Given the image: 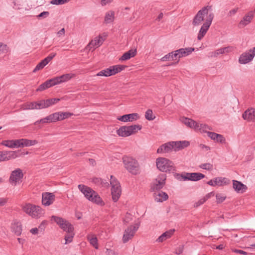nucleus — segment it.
<instances>
[{"mask_svg": "<svg viewBox=\"0 0 255 255\" xmlns=\"http://www.w3.org/2000/svg\"><path fill=\"white\" fill-rule=\"evenodd\" d=\"M58 121L57 112L49 115V116L36 121L34 125H36L39 123L48 124L50 123H55Z\"/></svg>", "mask_w": 255, "mask_h": 255, "instance_id": "17", "label": "nucleus"}, {"mask_svg": "<svg viewBox=\"0 0 255 255\" xmlns=\"http://www.w3.org/2000/svg\"><path fill=\"white\" fill-rule=\"evenodd\" d=\"M115 12L113 11L108 12L105 17V21L107 23L113 22L115 18Z\"/></svg>", "mask_w": 255, "mask_h": 255, "instance_id": "37", "label": "nucleus"}, {"mask_svg": "<svg viewBox=\"0 0 255 255\" xmlns=\"http://www.w3.org/2000/svg\"><path fill=\"white\" fill-rule=\"evenodd\" d=\"M177 176L178 179L183 181L191 180L194 181H199L205 177V175L203 174L198 172H184L181 174H178Z\"/></svg>", "mask_w": 255, "mask_h": 255, "instance_id": "9", "label": "nucleus"}, {"mask_svg": "<svg viewBox=\"0 0 255 255\" xmlns=\"http://www.w3.org/2000/svg\"><path fill=\"white\" fill-rule=\"evenodd\" d=\"M104 38L101 35H99L92 40V41L88 44L86 46V49L88 51L91 50L92 48L95 47H98L101 46L105 40Z\"/></svg>", "mask_w": 255, "mask_h": 255, "instance_id": "16", "label": "nucleus"}, {"mask_svg": "<svg viewBox=\"0 0 255 255\" xmlns=\"http://www.w3.org/2000/svg\"><path fill=\"white\" fill-rule=\"evenodd\" d=\"M49 82L51 84V86L61 84L59 76L49 79Z\"/></svg>", "mask_w": 255, "mask_h": 255, "instance_id": "48", "label": "nucleus"}, {"mask_svg": "<svg viewBox=\"0 0 255 255\" xmlns=\"http://www.w3.org/2000/svg\"><path fill=\"white\" fill-rule=\"evenodd\" d=\"M52 220H53L57 225H59L60 228L62 229L64 231H74V227L73 225L70 223L68 221L63 219L61 217L52 216L51 217Z\"/></svg>", "mask_w": 255, "mask_h": 255, "instance_id": "11", "label": "nucleus"}, {"mask_svg": "<svg viewBox=\"0 0 255 255\" xmlns=\"http://www.w3.org/2000/svg\"><path fill=\"white\" fill-rule=\"evenodd\" d=\"M156 163L157 168L162 172H170L175 170L173 163L167 158H158L156 159Z\"/></svg>", "mask_w": 255, "mask_h": 255, "instance_id": "4", "label": "nucleus"}, {"mask_svg": "<svg viewBox=\"0 0 255 255\" xmlns=\"http://www.w3.org/2000/svg\"><path fill=\"white\" fill-rule=\"evenodd\" d=\"M13 145L14 148L22 147L21 139L13 140Z\"/></svg>", "mask_w": 255, "mask_h": 255, "instance_id": "54", "label": "nucleus"}, {"mask_svg": "<svg viewBox=\"0 0 255 255\" xmlns=\"http://www.w3.org/2000/svg\"><path fill=\"white\" fill-rule=\"evenodd\" d=\"M171 144L173 145V149L175 151H178L181 148H180V144H179V141H171Z\"/></svg>", "mask_w": 255, "mask_h": 255, "instance_id": "52", "label": "nucleus"}, {"mask_svg": "<svg viewBox=\"0 0 255 255\" xmlns=\"http://www.w3.org/2000/svg\"><path fill=\"white\" fill-rule=\"evenodd\" d=\"M184 57L187 56L192 53L195 50L194 48L187 47L179 49Z\"/></svg>", "mask_w": 255, "mask_h": 255, "instance_id": "41", "label": "nucleus"}, {"mask_svg": "<svg viewBox=\"0 0 255 255\" xmlns=\"http://www.w3.org/2000/svg\"><path fill=\"white\" fill-rule=\"evenodd\" d=\"M255 56V47L243 52L239 57V62L241 64H246L252 61Z\"/></svg>", "mask_w": 255, "mask_h": 255, "instance_id": "12", "label": "nucleus"}, {"mask_svg": "<svg viewBox=\"0 0 255 255\" xmlns=\"http://www.w3.org/2000/svg\"><path fill=\"white\" fill-rule=\"evenodd\" d=\"M123 162L124 167L129 173L135 175L139 174V165L136 159L130 156H125L123 157Z\"/></svg>", "mask_w": 255, "mask_h": 255, "instance_id": "2", "label": "nucleus"}, {"mask_svg": "<svg viewBox=\"0 0 255 255\" xmlns=\"http://www.w3.org/2000/svg\"><path fill=\"white\" fill-rule=\"evenodd\" d=\"M173 149V145L171 142L165 143L161 145L157 150L158 153H167L171 151Z\"/></svg>", "mask_w": 255, "mask_h": 255, "instance_id": "24", "label": "nucleus"}, {"mask_svg": "<svg viewBox=\"0 0 255 255\" xmlns=\"http://www.w3.org/2000/svg\"><path fill=\"white\" fill-rule=\"evenodd\" d=\"M233 252L235 253L243 254L244 255H247L248 254V253L247 252H246L243 250H238V249H234L233 250Z\"/></svg>", "mask_w": 255, "mask_h": 255, "instance_id": "63", "label": "nucleus"}, {"mask_svg": "<svg viewBox=\"0 0 255 255\" xmlns=\"http://www.w3.org/2000/svg\"><path fill=\"white\" fill-rule=\"evenodd\" d=\"M56 54L55 53H51L47 57L44 58V60L47 62V63H48L56 56Z\"/></svg>", "mask_w": 255, "mask_h": 255, "instance_id": "58", "label": "nucleus"}, {"mask_svg": "<svg viewBox=\"0 0 255 255\" xmlns=\"http://www.w3.org/2000/svg\"><path fill=\"white\" fill-rule=\"evenodd\" d=\"M176 60V58L174 51L169 53L161 58V61L163 62L167 61H174Z\"/></svg>", "mask_w": 255, "mask_h": 255, "instance_id": "36", "label": "nucleus"}, {"mask_svg": "<svg viewBox=\"0 0 255 255\" xmlns=\"http://www.w3.org/2000/svg\"><path fill=\"white\" fill-rule=\"evenodd\" d=\"M182 122L187 126L190 128L195 129L196 126H197V122L193 120L187 118H183L181 120Z\"/></svg>", "mask_w": 255, "mask_h": 255, "instance_id": "30", "label": "nucleus"}, {"mask_svg": "<svg viewBox=\"0 0 255 255\" xmlns=\"http://www.w3.org/2000/svg\"><path fill=\"white\" fill-rule=\"evenodd\" d=\"M189 142L186 140L179 141V144H180V148L183 149L189 145Z\"/></svg>", "mask_w": 255, "mask_h": 255, "instance_id": "57", "label": "nucleus"}, {"mask_svg": "<svg viewBox=\"0 0 255 255\" xmlns=\"http://www.w3.org/2000/svg\"><path fill=\"white\" fill-rule=\"evenodd\" d=\"M199 147L201 149H202V150L206 151H207L210 149V148L209 146L205 145L203 144H200L199 145Z\"/></svg>", "mask_w": 255, "mask_h": 255, "instance_id": "62", "label": "nucleus"}, {"mask_svg": "<svg viewBox=\"0 0 255 255\" xmlns=\"http://www.w3.org/2000/svg\"><path fill=\"white\" fill-rule=\"evenodd\" d=\"M217 202L218 203H221L224 201L226 198L225 196H223L221 194L218 193L216 195Z\"/></svg>", "mask_w": 255, "mask_h": 255, "instance_id": "49", "label": "nucleus"}, {"mask_svg": "<svg viewBox=\"0 0 255 255\" xmlns=\"http://www.w3.org/2000/svg\"><path fill=\"white\" fill-rule=\"evenodd\" d=\"M78 189L89 201L99 205H102L103 201L99 195L92 189L84 185H78Z\"/></svg>", "mask_w": 255, "mask_h": 255, "instance_id": "1", "label": "nucleus"}, {"mask_svg": "<svg viewBox=\"0 0 255 255\" xmlns=\"http://www.w3.org/2000/svg\"><path fill=\"white\" fill-rule=\"evenodd\" d=\"M210 130V128L207 125L197 123V126H196L195 130L196 131H199L200 132H207V130Z\"/></svg>", "mask_w": 255, "mask_h": 255, "instance_id": "33", "label": "nucleus"}, {"mask_svg": "<svg viewBox=\"0 0 255 255\" xmlns=\"http://www.w3.org/2000/svg\"><path fill=\"white\" fill-rule=\"evenodd\" d=\"M205 202V200L204 199V198H202L201 199H200L198 201L195 202L194 204V207L197 208L200 205L203 204Z\"/></svg>", "mask_w": 255, "mask_h": 255, "instance_id": "56", "label": "nucleus"}, {"mask_svg": "<svg viewBox=\"0 0 255 255\" xmlns=\"http://www.w3.org/2000/svg\"><path fill=\"white\" fill-rule=\"evenodd\" d=\"M136 54V49H130L125 52L120 58L122 60H127L133 57Z\"/></svg>", "mask_w": 255, "mask_h": 255, "instance_id": "28", "label": "nucleus"}, {"mask_svg": "<svg viewBox=\"0 0 255 255\" xmlns=\"http://www.w3.org/2000/svg\"><path fill=\"white\" fill-rule=\"evenodd\" d=\"M211 10V5H207L202 7L201 9L198 11L194 16L193 19L192 24L194 26H199L201 25L205 20V16L207 15V16L209 15L208 14V11Z\"/></svg>", "mask_w": 255, "mask_h": 255, "instance_id": "7", "label": "nucleus"}, {"mask_svg": "<svg viewBox=\"0 0 255 255\" xmlns=\"http://www.w3.org/2000/svg\"><path fill=\"white\" fill-rule=\"evenodd\" d=\"M67 234L65 236V244L71 243L74 236L73 231H66Z\"/></svg>", "mask_w": 255, "mask_h": 255, "instance_id": "42", "label": "nucleus"}, {"mask_svg": "<svg viewBox=\"0 0 255 255\" xmlns=\"http://www.w3.org/2000/svg\"><path fill=\"white\" fill-rule=\"evenodd\" d=\"M139 226L138 224H136L133 226H130L125 230L123 237V241L124 243L128 242L133 238Z\"/></svg>", "mask_w": 255, "mask_h": 255, "instance_id": "13", "label": "nucleus"}, {"mask_svg": "<svg viewBox=\"0 0 255 255\" xmlns=\"http://www.w3.org/2000/svg\"><path fill=\"white\" fill-rule=\"evenodd\" d=\"M145 117L148 121L153 120L155 118L153 115L152 111L150 109L147 110L145 112Z\"/></svg>", "mask_w": 255, "mask_h": 255, "instance_id": "44", "label": "nucleus"}, {"mask_svg": "<svg viewBox=\"0 0 255 255\" xmlns=\"http://www.w3.org/2000/svg\"><path fill=\"white\" fill-rule=\"evenodd\" d=\"M55 200V195L52 193L44 192L42 195V204L45 206L52 204Z\"/></svg>", "mask_w": 255, "mask_h": 255, "instance_id": "15", "label": "nucleus"}, {"mask_svg": "<svg viewBox=\"0 0 255 255\" xmlns=\"http://www.w3.org/2000/svg\"><path fill=\"white\" fill-rule=\"evenodd\" d=\"M4 161L15 159L18 157L17 153L15 151H4Z\"/></svg>", "mask_w": 255, "mask_h": 255, "instance_id": "31", "label": "nucleus"}, {"mask_svg": "<svg viewBox=\"0 0 255 255\" xmlns=\"http://www.w3.org/2000/svg\"><path fill=\"white\" fill-rule=\"evenodd\" d=\"M215 186H223L230 183V180L225 177H218L214 178Z\"/></svg>", "mask_w": 255, "mask_h": 255, "instance_id": "26", "label": "nucleus"}, {"mask_svg": "<svg viewBox=\"0 0 255 255\" xmlns=\"http://www.w3.org/2000/svg\"><path fill=\"white\" fill-rule=\"evenodd\" d=\"M166 175L164 173L159 174L151 184L150 190L154 192L160 190L165 184Z\"/></svg>", "mask_w": 255, "mask_h": 255, "instance_id": "10", "label": "nucleus"}, {"mask_svg": "<svg viewBox=\"0 0 255 255\" xmlns=\"http://www.w3.org/2000/svg\"><path fill=\"white\" fill-rule=\"evenodd\" d=\"M253 17L254 14L253 12L252 11L249 12L247 14L245 15L243 19L241 20L239 23V26L240 27L246 26L251 22Z\"/></svg>", "mask_w": 255, "mask_h": 255, "instance_id": "25", "label": "nucleus"}, {"mask_svg": "<svg viewBox=\"0 0 255 255\" xmlns=\"http://www.w3.org/2000/svg\"><path fill=\"white\" fill-rule=\"evenodd\" d=\"M97 76H105V77H109V70L108 68L105 69L101 71H100L97 74Z\"/></svg>", "mask_w": 255, "mask_h": 255, "instance_id": "50", "label": "nucleus"}, {"mask_svg": "<svg viewBox=\"0 0 255 255\" xmlns=\"http://www.w3.org/2000/svg\"><path fill=\"white\" fill-rule=\"evenodd\" d=\"M139 118V116L136 113H132L130 114L124 115L122 116L119 117L117 119L120 121L127 122H132L135 121Z\"/></svg>", "mask_w": 255, "mask_h": 255, "instance_id": "21", "label": "nucleus"}, {"mask_svg": "<svg viewBox=\"0 0 255 255\" xmlns=\"http://www.w3.org/2000/svg\"><path fill=\"white\" fill-rule=\"evenodd\" d=\"M49 15V12L48 11H43V12H41L38 15H37V17L45 18V17H47Z\"/></svg>", "mask_w": 255, "mask_h": 255, "instance_id": "60", "label": "nucleus"}, {"mask_svg": "<svg viewBox=\"0 0 255 255\" xmlns=\"http://www.w3.org/2000/svg\"><path fill=\"white\" fill-rule=\"evenodd\" d=\"M243 118L249 122H255V108L247 110L242 115Z\"/></svg>", "mask_w": 255, "mask_h": 255, "instance_id": "18", "label": "nucleus"}, {"mask_svg": "<svg viewBox=\"0 0 255 255\" xmlns=\"http://www.w3.org/2000/svg\"><path fill=\"white\" fill-rule=\"evenodd\" d=\"M126 67V66L122 65H117L110 66L108 68L109 76L114 75L120 72L123 70Z\"/></svg>", "mask_w": 255, "mask_h": 255, "instance_id": "23", "label": "nucleus"}, {"mask_svg": "<svg viewBox=\"0 0 255 255\" xmlns=\"http://www.w3.org/2000/svg\"><path fill=\"white\" fill-rule=\"evenodd\" d=\"M199 167L202 169L209 171L212 170L213 168V165L210 163L201 164V165H200Z\"/></svg>", "mask_w": 255, "mask_h": 255, "instance_id": "47", "label": "nucleus"}, {"mask_svg": "<svg viewBox=\"0 0 255 255\" xmlns=\"http://www.w3.org/2000/svg\"><path fill=\"white\" fill-rule=\"evenodd\" d=\"M233 188L238 193H243L247 189V187L246 185L236 180H233Z\"/></svg>", "mask_w": 255, "mask_h": 255, "instance_id": "19", "label": "nucleus"}, {"mask_svg": "<svg viewBox=\"0 0 255 255\" xmlns=\"http://www.w3.org/2000/svg\"><path fill=\"white\" fill-rule=\"evenodd\" d=\"M24 110L37 109L36 103L31 102L23 105L22 107Z\"/></svg>", "mask_w": 255, "mask_h": 255, "instance_id": "40", "label": "nucleus"}, {"mask_svg": "<svg viewBox=\"0 0 255 255\" xmlns=\"http://www.w3.org/2000/svg\"><path fill=\"white\" fill-rule=\"evenodd\" d=\"M22 147L28 146V139L26 138H21Z\"/></svg>", "mask_w": 255, "mask_h": 255, "instance_id": "61", "label": "nucleus"}, {"mask_svg": "<svg viewBox=\"0 0 255 255\" xmlns=\"http://www.w3.org/2000/svg\"><path fill=\"white\" fill-rule=\"evenodd\" d=\"M57 113L58 121L68 119L73 115V114L67 112H57Z\"/></svg>", "mask_w": 255, "mask_h": 255, "instance_id": "34", "label": "nucleus"}, {"mask_svg": "<svg viewBox=\"0 0 255 255\" xmlns=\"http://www.w3.org/2000/svg\"><path fill=\"white\" fill-rule=\"evenodd\" d=\"M7 51L6 45L0 43V54L6 53Z\"/></svg>", "mask_w": 255, "mask_h": 255, "instance_id": "55", "label": "nucleus"}, {"mask_svg": "<svg viewBox=\"0 0 255 255\" xmlns=\"http://www.w3.org/2000/svg\"><path fill=\"white\" fill-rule=\"evenodd\" d=\"M110 184L112 186L111 194L113 200L116 202L120 198L122 190L119 182L113 176H111Z\"/></svg>", "mask_w": 255, "mask_h": 255, "instance_id": "6", "label": "nucleus"}, {"mask_svg": "<svg viewBox=\"0 0 255 255\" xmlns=\"http://www.w3.org/2000/svg\"><path fill=\"white\" fill-rule=\"evenodd\" d=\"M234 48L231 46H228L219 48L220 54L228 53L233 50Z\"/></svg>", "mask_w": 255, "mask_h": 255, "instance_id": "46", "label": "nucleus"}, {"mask_svg": "<svg viewBox=\"0 0 255 255\" xmlns=\"http://www.w3.org/2000/svg\"><path fill=\"white\" fill-rule=\"evenodd\" d=\"M36 103L37 109H44L50 107L49 105V102L47 100H40L38 102H36Z\"/></svg>", "mask_w": 255, "mask_h": 255, "instance_id": "35", "label": "nucleus"}, {"mask_svg": "<svg viewBox=\"0 0 255 255\" xmlns=\"http://www.w3.org/2000/svg\"><path fill=\"white\" fill-rule=\"evenodd\" d=\"M219 54H220V50L218 49L215 51L209 52L208 53V57H217Z\"/></svg>", "mask_w": 255, "mask_h": 255, "instance_id": "51", "label": "nucleus"}, {"mask_svg": "<svg viewBox=\"0 0 255 255\" xmlns=\"http://www.w3.org/2000/svg\"><path fill=\"white\" fill-rule=\"evenodd\" d=\"M174 230H169L164 233H163L161 236H160L158 239L156 240V242L160 243L162 242L167 239L170 238L174 232Z\"/></svg>", "mask_w": 255, "mask_h": 255, "instance_id": "27", "label": "nucleus"}, {"mask_svg": "<svg viewBox=\"0 0 255 255\" xmlns=\"http://www.w3.org/2000/svg\"><path fill=\"white\" fill-rule=\"evenodd\" d=\"M22 210L32 218L38 219L44 214V210L39 206L27 203L22 206Z\"/></svg>", "mask_w": 255, "mask_h": 255, "instance_id": "3", "label": "nucleus"}, {"mask_svg": "<svg viewBox=\"0 0 255 255\" xmlns=\"http://www.w3.org/2000/svg\"><path fill=\"white\" fill-rule=\"evenodd\" d=\"M153 192L154 199L156 202H162L163 201L166 200L168 198V195L165 192L160 190Z\"/></svg>", "mask_w": 255, "mask_h": 255, "instance_id": "22", "label": "nucleus"}, {"mask_svg": "<svg viewBox=\"0 0 255 255\" xmlns=\"http://www.w3.org/2000/svg\"><path fill=\"white\" fill-rule=\"evenodd\" d=\"M23 176L22 170L20 168H17L11 172L9 181L11 184L15 186L17 183L23 178Z\"/></svg>", "mask_w": 255, "mask_h": 255, "instance_id": "14", "label": "nucleus"}, {"mask_svg": "<svg viewBox=\"0 0 255 255\" xmlns=\"http://www.w3.org/2000/svg\"><path fill=\"white\" fill-rule=\"evenodd\" d=\"M87 239L91 245L96 249H98V240L97 237L93 234H90L87 236Z\"/></svg>", "mask_w": 255, "mask_h": 255, "instance_id": "32", "label": "nucleus"}, {"mask_svg": "<svg viewBox=\"0 0 255 255\" xmlns=\"http://www.w3.org/2000/svg\"><path fill=\"white\" fill-rule=\"evenodd\" d=\"M75 76L74 74L68 73L59 76L61 83L66 82Z\"/></svg>", "mask_w": 255, "mask_h": 255, "instance_id": "38", "label": "nucleus"}, {"mask_svg": "<svg viewBox=\"0 0 255 255\" xmlns=\"http://www.w3.org/2000/svg\"><path fill=\"white\" fill-rule=\"evenodd\" d=\"M174 54L175 55L176 60H177V62H178L179 61V59L184 56L182 55V53L180 49L176 50L174 51Z\"/></svg>", "mask_w": 255, "mask_h": 255, "instance_id": "53", "label": "nucleus"}, {"mask_svg": "<svg viewBox=\"0 0 255 255\" xmlns=\"http://www.w3.org/2000/svg\"><path fill=\"white\" fill-rule=\"evenodd\" d=\"M214 15L213 13H210L206 17V20L202 25L197 35V39L199 40H201L206 34L210 25L212 24V20L214 18Z\"/></svg>", "mask_w": 255, "mask_h": 255, "instance_id": "8", "label": "nucleus"}, {"mask_svg": "<svg viewBox=\"0 0 255 255\" xmlns=\"http://www.w3.org/2000/svg\"><path fill=\"white\" fill-rule=\"evenodd\" d=\"M59 100H60L59 99H56V98L47 99V101H49V105L50 106L57 103L58 101H59Z\"/></svg>", "mask_w": 255, "mask_h": 255, "instance_id": "59", "label": "nucleus"}, {"mask_svg": "<svg viewBox=\"0 0 255 255\" xmlns=\"http://www.w3.org/2000/svg\"><path fill=\"white\" fill-rule=\"evenodd\" d=\"M13 139L12 140H3L1 144L2 145H4L5 146H6L7 147L10 148H14V145H13Z\"/></svg>", "mask_w": 255, "mask_h": 255, "instance_id": "45", "label": "nucleus"}, {"mask_svg": "<svg viewBox=\"0 0 255 255\" xmlns=\"http://www.w3.org/2000/svg\"><path fill=\"white\" fill-rule=\"evenodd\" d=\"M214 196V192H211L209 193H208L205 197H204V199L206 201L208 199L211 198L212 196Z\"/></svg>", "mask_w": 255, "mask_h": 255, "instance_id": "64", "label": "nucleus"}, {"mask_svg": "<svg viewBox=\"0 0 255 255\" xmlns=\"http://www.w3.org/2000/svg\"><path fill=\"white\" fill-rule=\"evenodd\" d=\"M207 135L212 140L217 142L220 143H225L226 142V139L222 134L214 132L208 131L207 132Z\"/></svg>", "mask_w": 255, "mask_h": 255, "instance_id": "20", "label": "nucleus"}, {"mask_svg": "<svg viewBox=\"0 0 255 255\" xmlns=\"http://www.w3.org/2000/svg\"><path fill=\"white\" fill-rule=\"evenodd\" d=\"M11 229L16 235H20L22 232L21 225L20 223L18 222H14L12 224Z\"/></svg>", "mask_w": 255, "mask_h": 255, "instance_id": "29", "label": "nucleus"}, {"mask_svg": "<svg viewBox=\"0 0 255 255\" xmlns=\"http://www.w3.org/2000/svg\"><path fill=\"white\" fill-rule=\"evenodd\" d=\"M47 62L45 61L44 59L42 60L40 62H39L35 67L33 72H36L37 71H39L42 69L44 66H45L47 64Z\"/></svg>", "mask_w": 255, "mask_h": 255, "instance_id": "43", "label": "nucleus"}, {"mask_svg": "<svg viewBox=\"0 0 255 255\" xmlns=\"http://www.w3.org/2000/svg\"><path fill=\"white\" fill-rule=\"evenodd\" d=\"M141 129V126L134 125L130 126H122L117 130V134L123 137H127L137 132Z\"/></svg>", "mask_w": 255, "mask_h": 255, "instance_id": "5", "label": "nucleus"}, {"mask_svg": "<svg viewBox=\"0 0 255 255\" xmlns=\"http://www.w3.org/2000/svg\"><path fill=\"white\" fill-rule=\"evenodd\" d=\"M51 87H52L51 84L49 82V80H48L38 87L37 91H42Z\"/></svg>", "mask_w": 255, "mask_h": 255, "instance_id": "39", "label": "nucleus"}]
</instances>
